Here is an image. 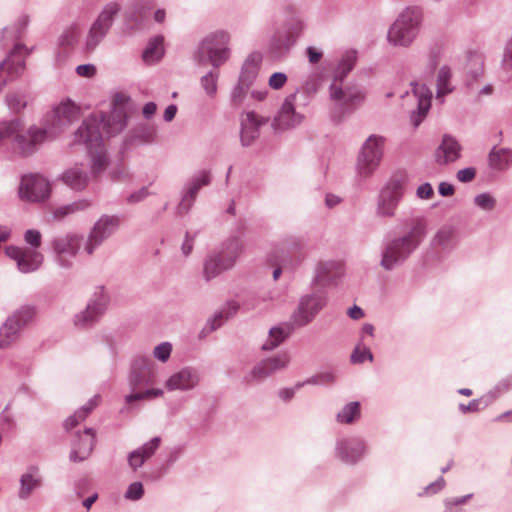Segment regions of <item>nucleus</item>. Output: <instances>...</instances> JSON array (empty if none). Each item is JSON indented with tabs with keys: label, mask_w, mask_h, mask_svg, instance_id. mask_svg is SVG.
I'll use <instances>...</instances> for the list:
<instances>
[{
	"label": "nucleus",
	"mask_w": 512,
	"mask_h": 512,
	"mask_svg": "<svg viewBox=\"0 0 512 512\" xmlns=\"http://www.w3.org/2000/svg\"><path fill=\"white\" fill-rule=\"evenodd\" d=\"M128 116L123 107H115L108 115L92 114L74 133V143L83 144L91 157V174L98 178L107 168L109 159L103 147V133L114 136L127 126Z\"/></svg>",
	"instance_id": "nucleus-1"
},
{
	"label": "nucleus",
	"mask_w": 512,
	"mask_h": 512,
	"mask_svg": "<svg viewBox=\"0 0 512 512\" xmlns=\"http://www.w3.org/2000/svg\"><path fill=\"white\" fill-rule=\"evenodd\" d=\"M79 116L80 108L70 99H67L45 116L42 127L33 125L28 129L29 139L26 135H19L16 141L22 152L34 153L42 143L62 133L77 121Z\"/></svg>",
	"instance_id": "nucleus-2"
},
{
	"label": "nucleus",
	"mask_w": 512,
	"mask_h": 512,
	"mask_svg": "<svg viewBox=\"0 0 512 512\" xmlns=\"http://www.w3.org/2000/svg\"><path fill=\"white\" fill-rule=\"evenodd\" d=\"M357 60L355 51H347L334 71L329 86L330 99L334 103L332 117L341 120L345 115L355 111L365 100V92L357 85H345L344 79L354 68Z\"/></svg>",
	"instance_id": "nucleus-3"
},
{
	"label": "nucleus",
	"mask_w": 512,
	"mask_h": 512,
	"mask_svg": "<svg viewBox=\"0 0 512 512\" xmlns=\"http://www.w3.org/2000/svg\"><path fill=\"white\" fill-rule=\"evenodd\" d=\"M426 235L425 220L415 219L406 234L389 239L383 244L380 266L386 271L401 266L416 251Z\"/></svg>",
	"instance_id": "nucleus-4"
},
{
	"label": "nucleus",
	"mask_w": 512,
	"mask_h": 512,
	"mask_svg": "<svg viewBox=\"0 0 512 512\" xmlns=\"http://www.w3.org/2000/svg\"><path fill=\"white\" fill-rule=\"evenodd\" d=\"M230 35L224 30H217L206 35L199 43L193 54L196 64L204 66L211 64L219 68L230 58Z\"/></svg>",
	"instance_id": "nucleus-5"
},
{
	"label": "nucleus",
	"mask_w": 512,
	"mask_h": 512,
	"mask_svg": "<svg viewBox=\"0 0 512 512\" xmlns=\"http://www.w3.org/2000/svg\"><path fill=\"white\" fill-rule=\"evenodd\" d=\"M422 23V12L420 9L407 8L399 14L387 33L389 44L395 47L407 48L417 38Z\"/></svg>",
	"instance_id": "nucleus-6"
},
{
	"label": "nucleus",
	"mask_w": 512,
	"mask_h": 512,
	"mask_svg": "<svg viewBox=\"0 0 512 512\" xmlns=\"http://www.w3.org/2000/svg\"><path fill=\"white\" fill-rule=\"evenodd\" d=\"M243 251V242L237 237L228 238L217 253L210 255L204 262L203 274L206 281L217 277L222 272L234 267Z\"/></svg>",
	"instance_id": "nucleus-7"
},
{
	"label": "nucleus",
	"mask_w": 512,
	"mask_h": 512,
	"mask_svg": "<svg viewBox=\"0 0 512 512\" xmlns=\"http://www.w3.org/2000/svg\"><path fill=\"white\" fill-rule=\"evenodd\" d=\"M273 297L270 292L268 293H256L249 292L242 299L241 304L236 301H229L225 306L219 311H217L212 318H210L206 324V326L202 330V334H207L215 331L217 328L221 327L222 324L228 319L232 318L240 309V306L243 307L244 310L250 311L259 307L261 302L271 301Z\"/></svg>",
	"instance_id": "nucleus-8"
},
{
	"label": "nucleus",
	"mask_w": 512,
	"mask_h": 512,
	"mask_svg": "<svg viewBox=\"0 0 512 512\" xmlns=\"http://www.w3.org/2000/svg\"><path fill=\"white\" fill-rule=\"evenodd\" d=\"M121 11L120 3L110 1L106 3L97 18L92 23L85 40V49L88 52L94 51L107 36L112 28L116 17Z\"/></svg>",
	"instance_id": "nucleus-9"
},
{
	"label": "nucleus",
	"mask_w": 512,
	"mask_h": 512,
	"mask_svg": "<svg viewBox=\"0 0 512 512\" xmlns=\"http://www.w3.org/2000/svg\"><path fill=\"white\" fill-rule=\"evenodd\" d=\"M328 296L324 291H313L300 297L297 308L291 315L292 323L305 327L327 306Z\"/></svg>",
	"instance_id": "nucleus-10"
},
{
	"label": "nucleus",
	"mask_w": 512,
	"mask_h": 512,
	"mask_svg": "<svg viewBox=\"0 0 512 512\" xmlns=\"http://www.w3.org/2000/svg\"><path fill=\"white\" fill-rule=\"evenodd\" d=\"M385 138L372 134L363 143L357 158V173L361 178H369L380 164Z\"/></svg>",
	"instance_id": "nucleus-11"
},
{
	"label": "nucleus",
	"mask_w": 512,
	"mask_h": 512,
	"mask_svg": "<svg viewBox=\"0 0 512 512\" xmlns=\"http://www.w3.org/2000/svg\"><path fill=\"white\" fill-rule=\"evenodd\" d=\"M34 317V310L31 307H21L15 311L0 327V348H8L16 342L21 330L28 325Z\"/></svg>",
	"instance_id": "nucleus-12"
},
{
	"label": "nucleus",
	"mask_w": 512,
	"mask_h": 512,
	"mask_svg": "<svg viewBox=\"0 0 512 512\" xmlns=\"http://www.w3.org/2000/svg\"><path fill=\"white\" fill-rule=\"evenodd\" d=\"M120 227V218L116 215H102L91 228L84 250L92 255L107 239H109Z\"/></svg>",
	"instance_id": "nucleus-13"
},
{
	"label": "nucleus",
	"mask_w": 512,
	"mask_h": 512,
	"mask_svg": "<svg viewBox=\"0 0 512 512\" xmlns=\"http://www.w3.org/2000/svg\"><path fill=\"white\" fill-rule=\"evenodd\" d=\"M404 196V186L392 179L380 190L376 203V215L381 218H393Z\"/></svg>",
	"instance_id": "nucleus-14"
},
{
	"label": "nucleus",
	"mask_w": 512,
	"mask_h": 512,
	"mask_svg": "<svg viewBox=\"0 0 512 512\" xmlns=\"http://www.w3.org/2000/svg\"><path fill=\"white\" fill-rule=\"evenodd\" d=\"M289 363L290 356L286 352L265 358L254 365L253 368L244 375L243 381L246 384L262 382L276 372L286 369Z\"/></svg>",
	"instance_id": "nucleus-15"
},
{
	"label": "nucleus",
	"mask_w": 512,
	"mask_h": 512,
	"mask_svg": "<svg viewBox=\"0 0 512 512\" xmlns=\"http://www.w3.org/2000/svg\"><path fill=\"white\" fill-rule=\"evenodd\" d=\"M82 244V236L68 233L52 241L56 262L63 268H70Z\"/></svg>",
	"instance_id": "nucleus-16"
},
{
	"label": "nucleus",
	"mask_w": 512,
	"mask_h": 512,
	"mask_svg": "<svg viewBox=\"0 0 512 512\" xmlns=\"http://www.w3.org/2000/svg\"><path fill=\"white\" fill-rule=\"evenodd\" d=\"M297 106H300L299 101H297V93L287 95L273 119V128L275 130H287L300 125L304 116L296 111Z\"/></svg>",
	"instance_id": "nucleus-17"
},
{
	"label": "nucleus",
	"mask_w": 512,
	"mask_h": 512,
	"mask_svg": "<svg viewBox=\"0 0 512 512\" xmlns=\"http://www.w3.org/2000/svg\"><path fill=\"white\" fill-rule=\"evenodd\" d=\"M211 182L210 172L208 170H201L194 174L186 183L182 193L181 201L177 207L178 215L187 214L192 208L194 201L197 197L199 190L203 186L209 185Z\"/></svg>",
	"instance_id": "nucleus-18"
},
{
	"label": "nucleus",
	"mask_w": 512,
	"mask_h": 512,
	"mask_svg": "<svg viewBox=\"0 0 512 512\" xmlns=\"http://www.w3.org/2000/svg\"><path fill=\"white\" fill-rule=\"evenodd\" d=\"M49 181L38 174H30L22 177L19 195L28 201H42L50 195Z\"/></svg>",
	"instance_id": "nucleus-19"
},
{
	"label": "nucleus",
	"mask_w": 512,
	"mask_h": 512,
	"mask_svg": "<svg viewBox=\"0 0 512 512\" xmlns=\"http://www.w3.org/2000/svg\"><path fill=\"white\" fill-rule=\"evenodd\" d=\"M201 382L200 371L192 366H186L171 374L165 381V388L169 392H188L196 389Z\"/></svg>",
	"instance_id": "nucleus-20"
},
{
	"label": "nucleus",
	"mask_w": 512,
	"mask_h": 512,
	"mask_svg": "<svg viewBox=\"0 0 512 512\" xmlns=\"http://www.w3.org/2000/svg\"><path fill=\"white\" fill-rule=\"evenodd\" d=\"M5 254L16 262L17 268L21 273L36 271L43 262V255L33 248H21L11 245L6 247Z\"/></svg>",
	"instance_id": "nucleus-21"
},
{
	"label": "nucleus",
	"mask_w": 512,
	"mask_h": 512,
	"mask_svg": "<svg viewBox=\"0 0 512 512\" xmlns=\"http://www.w3.org/2000/svg\"><path fill=\"white\" fill-rule=\"evenodd\" d=\"M336 456L344 463L356 464L366 452V442L360 437L342 438L336 443Z\"/></svg>",
	"instance_id": "nucleus-22"
},
{
	"label": "nucleus",
	"mask_w": 512,
	"mask_h": 512,
	"mask_svg": "<svg viewBox=\"0 0 512 512\" xmlns=\"http://www.w3.org/2000/svg\"><path fill=\"white\" fill-rule=\"evenodd\" d=\"M269 122L268 117L254 111L243 112L240 116V140L243 146H250L260 134V128Z\"/></svg>",
	"instance_id": "nucleus-23"
},
{
	"label": "nucleus",
	"mask_w": 512,
	"mask_h": 512,
	"mask_svg": "<svg viewBox=\"0 0 512 512\" xmlns=\"http://www.w3.org/2000/svg\"><path fill=\"white\" fill-rule=\"evenodd\" d=\"M344 274V266L341 261H320L315 268L314 281L321 286L336 284Z\"/></svg>",
	"instance_id": "nucleus-24"
},
{
	"label": "nucleus",
	"mask_w": 512,
	"mask_h": 512,
	"mask_svg": "<svg viewBox=\"0 0 512 512\" xmlns=\"http://www.w3.org/2000/svg\"><path fill=\"white\" fill-rule=\"evenodd\" d=\"M60 180L71 190L82 192L88 187L90 176L83 164H75L62 172Z\"/></svg>",
	"instance_id": "nucleus-25"
},
{
	"label": "nucleus",
	"mask_w": 512,
	"mask_h": 512,
	"mask_svg": "<svg viewBox=\"0 0 512 512\" xmlns=\"http://www.w3.org/2000/svg\"><path fill=\"white\" fill-rule=\"evenodd\" d=\"M43 486V477L37 466H29L20 476L18 498L26 501L31 495Z\"/></svg>",
	"instance_id": "nucleus-26"
},
{
	"label": "nucleus",
	"mask_w": 512,
	"mask_h": 512,
	"mask_svg": "<svg viewBox=\"0 0 512 512\" xmlns=\"http://www.w3.org/2000/svg\"><path fill=\"white\" fill-rule=\"evenodd\" d=\"M76 437L77 439L72 444L70 460L81 462L90 456L94 448L95 433L91 428H87L82 434H77Z\"/></svg>",
	"instance_id": "nucleus-27"
},
{
	"label": "nucleus",
	"mask_w": 512,
	"mask_h": 512,
	"mask_svg": "<svg viewBox=\"0 0 512 512\" xmlns=\"http://www.w3.org/2000/svg\"><path fill=\"white\" fill-rule=\"evenodd\" d=\"M413 92L418 99V105L417 110L411 113L410 120L414 128H417L430 109L432 93L425 85L419 84L413 85Z\"/></svg>",
	"instance_id": "nucleus-28"
},
{
	"label": "nucleus",
	"mask_w": 512,
	"mask_h": 512,
	"mask_svg": "<svg viewBox=\"0 0 512 512\" xmlns=\"http://www.w3.org/2000/svg\"><path fill=\"white\" fill-rule=\"evenodd\" d=\"M460 151L461 146L458 141L450 135H445L436 149L435 160L439 165L452 163L460 157Z\"/></svg>",
	"instance_id": "nucleus-29"
},
{
	"label": "nucleus",
	"mask_w": 512,
	"mask_h": 512,
	"mask_svg": "<svg viewBox=\"0 0 512 512\" xmlns=\"http://www.w3.org/2000/svg\"><path fill=\"white\" fill-rule=\"evenodd\" d=\"M19 135H26L28 137V131L26 133L23 132L22 123L19 119L0 122V143L11 138L13 141V148L17 153L23 156L31 155L32 153H24L21 151V148L16 141Z\"/></svg>",
	"instance_id": "nucleus-30"
},
{
	"label": "nucleus",
	"mask_w": 512,
	"mask_h": 512,
	"mask_svg": "<svg viewBox=\"0 0 512 512\" xmlns=\"http://www.w3.org/2000/svg\"><path fill=\"white\" fill-rule=\"evenodd\" d=\"M488 166L497 172H505L512 167V149L494 146L488 154Z\"/></svg>",
	"instance_id": "nucleus-31"
},
{
	"label": "nucleus",
	"mask_w": 512,
	"mask_h": 512,
	"mask_svg": "<svg viewBox=\"0 0 512 512\" xmlns=\"http://www.w3.org/2000/svg\"><path fill=\"white\" fill-rule=\"evenodd\" d=\"M261 62L262 55L259 52L251 53L242 66L238 82L251 87L257 78Z\"/></svg>",
	"instance_id": "nucleus-32"
},
{
	"label": "nucleus",
	"mask_w": 512,
	"mask_h": 512,
	"mask_svg": "<svg viewBox=\"0 0 512 512\" xmlns=\"http://www.w3.org/2000/svg\"><path fill=\"white\" fill-rule=\"evenodd\" d=\"M30 51L22 44H16L11 51L8 59L4 60L0 64L2 68L6 67L9 77L12 79L20 75L25 69V62L23 59L13 60L16 56H22L23 54L28 55ZM3 69H1L2 71Z\"/></svg>",
	"instance_id": "nucleus-33"
},
{
	"label": "nucleus",
	"mask_w": 512,
	"mask_h": 512,
	"mask_svg": "<svg viewBox=\"0 0 512 512\" xmlns=\"http://www.w3.org/2000/svg\"><path fill=\"white\" fill-rule=\"evenodd\" d=\"M151 8V0H134L127 8L126 20L134 26H141Z\"/></svg>",
	"instance_id": "nucleus-34"
},
{
	"label": "nucleus",
	"mask_w": 512,
	"mask_h": 512,
	"mask_svg": "<svg viewBox=\"0 0 512 512\" xmlns=\"http://www.w3.org/2000/svg\"><path fill=\"white\" fill-rule=\"evenodd\" d=\"M293 327L291 324L284 323L269 330L268 339L263 343L262 350L271 351L283 343L292 333Z\"/></svg>",
	"instance_id": "nucleus-35"
},
{
	"label": "nucleus",
	"mask_w": 512,
	"mask_h": 512,
	"mask_svg": "<svg viewBox=\"0 0 512 512\" xmlns=\"http://www.w3.org/2000/svg\"><path fill=\"white\" fill-rule=\"evenodd\" d=\"M93 202L89 198H81L66 205L60 206L53 211V217L56 220H63L72 214L85 212L91 208Z\"/></svg>",
	"instance_id": "nucleus-36"
},
{
	"label": "nucleus",
	"mask_w": 512,
	"mask_h": 512,
	"mask_svg": "<svg viewBox=\"0 0 512 512\" xmlns=\"http://www.w3.org/2000/svg\"><path fill=\"white\" fill-rule=\"evenodd\" d=\"M100 395H94L84 406L77 410L73 415L68 417L64 422L66 430H71L83 421L90 412L99 404Z\"/></svg>",
	"instance_id": "nucleus-37"
},
{
	"label": "nucleus",
	"mask_w": 512,
	"mask_h": 512,
	"mask_svg": "<svg viewBox=\"0 0 512 512\" xmlns=\"http://www.w3.org/2000/svg\"><path fill=\"white\" fill-rule=\"evenodd\" d=\"M454 232L451 228L443 227L434 235L431 246L442 251H451L455 247Z\"/></svg>",
	"instance_id": "nucleus-38"
},
{
	"label": "nucleus",
	"mask_w": 512,
	"mask_h": 512,
	"mask_svg": "<svg viewBox=\"0 0 512 512\" xmlns=\"http://www.w3.org/2000/svg\"><path fill=\"white\" fill-rule=\"evenodd\" d=\"M163 54V37L155 36L149 40L146 48L143 51L142 58L146 63L152 64L159 61Z\"/></svg>",
	"instance_id": "nucleus-39"
},
{
	"label": "nucleus",
	"mask_w": 512,
	"mask_h": 512,
	"mask_svg": "<svg viewBox=\"0 0 512 512\" xmlns=\"http://www.w3.org/2000/svg\"><path fill=\"white\" fill-rule=\"evenodd\" d=\"M156 137V128L147 123L138 124L129 136L130 143H151Z\"/></svg>",
	"instance_id": "nucleus-40"
},
{
	"label": "nucleus",
	"mask_w": 512,
	"mask_h": 512,
	"mask_svg": "<svg viewBox=\"0 0 512 512\" xmlns=\"http://www.w3.org/2000/svg\"><path fill=\"white\" fill-rule=\"evenodd\" d=\"M361 416V407L358 401L347 403L336 415L337 422L341 424H352Z\"/></svg>",
	"instance_id": "nucleus-41"
},
{
	"label": "nucleus",
	"mask_w": 512,
	"mask_h": 512,
	"mask_svg": "<svg viewBox=\"0 0 512 512\" xmlns=\"http://www.w3.org/2000/svg\"><path fill=\"white\" fill-rule=\"evenodd\" d=\"M102 316L101 313L96 312V310L87 304L83 311L75 315L74 324L78 328H89L98 322Z\"/></svg>",
	"instance_id": "nucleus-42"
},
{
	"label": "nucleus",
	"mask_w": 512,
	"mask_h": 512,
	"mask_svg": "<svg viewBox=\"0 0 512 512\" xmlns=\"http://www.w3.org/2000/svg\"><path fill=\"white\" fill-rule=\"evenodd\" d=\"M451 70L448 66H443L439 69L437 75V92L436 98L441 99L453 91L451 85Z\"/></svg>",
	"instance_id": "nucleus-43"
},
{
	"label": "nucleus",
	"mask_w": 512,
	"mask_h": 512,
	"mask_svg": "<svg viewBox=\"0 0 512 512\" xmlns=\"http://www.w3.org/2000/svg\"><path fill=\"white\" fill-rule=\"evenodd\" d=\"M110 303V297L106 292L103 286H98L95 288L93 295L91 296L88 305H90L96 312L101 313L102 315L108 309Z\"/></svg>",
	"instance_id": "nucleus-44"
},
{
	"label": "nucleus",
	"mask_w": 512,
	"mask_h": 512,
	"mask_svg": "<svg viewBox=\"0 0 512 512\" xmlns=\"http://www.w3.org/2000/svg\"><path fill=\"white\" fill-rule=\"evenodd\" d=\"M317 91V82L315 80H308L300 88H297L294 93H297L299 105L307 106L311 97L314 96Z\"/></svg>",
	"instance_id": "nucleus-45"
},
{
	"label": "nucleus",
	"mask_w": 512,
	"mask_h": 512,
	"mask_svg": "<svg viewBox=\"0 0 512 512\" xmlns=\"http://www.w3.org/2000/svg\"><path fill=\"white\" fill-rule=\"evenodd\" d=\"M164 395V390L161 388H149L144 391L132 392L125 396V403L132 404L135 401L151 400L160 398Z\"/></svg>",
	"instance_id": "nucleus-46"
},
{
	"label": "nucleus",
	"mask_w": 512,
	"mask_h": 512,
	"mask_svg": "<svg viewBox=\"0 0 512 512\" xmlns=\"http://www.w3.org/2000/svg\"><path fill=\"white\" fill-rule=\"evenodd\" d=\"M219 79V72L215 70L208 71L200 79V85L210 98H213L217 94V82Z\"/></svg>",
	"instance_id": "nucleus-47"
},
{
	"label": "nucleus",
	"mask_w": 512,
	"mask_h": 512,
	"mask_svg": "<svg viewBox=\"0 0 512 512\" xmlns=\"http://www.w3.org/2000/svg\"><path fill=\"white\" fill-rule=\"evenodd\" d=\"M29 23V18L27 15H22L19 17L17 22L10 26L6 27L2 33L5 34V37L11 38L12 40L19 39L24 33Z\"/></svg>",
	"instance_id": "nucleus-48"
},
{
	"label": "nucleus",
	"mask_w": 512,
	"mask_h": 512,
	"mask_svg": "<svg viewBox=\"0 0 512 512\" xmlns=\"http://www.w3.org/2000/svg\"><path fill=\"white\" fill-rule=\"evenodd\" d=\"M250 86L242 84L237 81L230 93V105L234 108H239L244 103Z\"/></svg>",
	"instance_id": "nucleus-49"
},
{
	"label": "nucleus",
	"mask_w": 512,
	"mask_h": 512,
	"mask_svg": "<svg viewBox=\"0 0 512 512\" xmlns=\"http://www.w3.org/2000/svg\"><path fill=\"white\" fill-rule=\"evenodd\" d=\"M474 203L484 211H492L496 206L495 198L489 193H481L475 196Z\"/></svg>",
	"instance_id": "nucleus-50"
},
{
	"label": "nucleus",
	"mask_w": 512,
	"mask_h": 512,
	"mask_svg": "<svg viewBox=\"0 0 512 512\" xmlns=\"http://www.w3.org/2000/svg\"><path fill=\"white\" fill-rule=\"evenodd\" d=\"M350 359H351L352 363L360 364V363H363L365 360L372 361L373 354L371 353V351L368 348H366V347L361 348L360 344H358L354 348V350L350 356Z\"/></svg>",
	"instance_id": "nucleus-51"
},
{
	"label": "nucleus",
	"mask_w": 512,
	"mask_h": 512,
	"mask_svg": "<svg viewBox=\"0 0 512 512\" xmlns=\"http://www.w3.org/2000/svg\"><path fill=\"white\" fill-rule=\"evenodd\" d=\"M6 103L8 108L13 112H20L27 104L24 97L17 93L8 94L6 96Z\"/></svg>",
	"instance_id": "nucleus-52"
},
{
	"label": "nucleus",
	"mask_w": 512,
	"mask_h": 512,
	"mask_svg": "<svg viewBox=\"0 0 512 512\" xmlns=\"http://www.w3.org/2000/svg\"><path fill=\"white\" fill-rule=\"evenodd\" d=\"M172 352V345L170 342H162L158 344L153 350V356L160 362H167Z\"/></svg>",
	"instance_id": "nucleus-53"
},
{
	"label": "nucleus",
	"mask_w": 512,
	"mask_h": 512,
	"mask_svg": "<svg viewBox=\"0 0 512 512\" xmlns=\"http://www.w3.org/2000/svg\"><path fill=\"white\" fill-rule=\"evenodd\" d=\"M128 383L132 392H137V389L144 387V371L131 369L128 376Z\"/></svg>",
	"instance_id": "nucleus-54"
},
{
	"label": "nucleus",
	"mask_w": 512,
	"mask_h": 512,
	"mask_svg": "<svg viewBox=\"0 0 512 512\" xmlns=\"http://www.w3.org/2000/svg\"><path fill=\"white\" fill-rule=\"evenodd\" d=\"M336 380V375L333 371H325L316 376L308 378L304 381L305 384H329Z\"/></svg>",
	"instance_id": "nucleus-55"
},
{
	"label": "nucleus",
	"mask_w": 512,
	"mask_h": 512,
	"mask_svg": "<svg viewBox=\"0 0 512 512\" xmlns=\"http://www.w3.org/2000/svg\"><path fill=\"white\" fill-rule=\"evenodd\" d=\"M161 442L160 437H154L149 442L145 443L142 447L138 448V451L143 454V457L147 460L154 452L158 449Z\"/></svg>",
	"instance_id": "nucleus-56"
},
{
	"label": "nucleus",
	"mask_w": 512,
	"mask_h": 512,
	"mask_svg": "<svg viewBox=\"0 0 512 512\" xmlns=\"http://www.w3.org/2000/svg\"><path fill=\"white\" fill-rule=\"evenodd\" d=\"M288 80V77L283 72L273 73L268 80V85L273 90H280L284 87Z\"/></svg>",
	"instance_id": "nucleus-57"
},
{
	"label": "nucleus",
	"mask_w": 512,
	"mask_h": 512,
	"mask_svg": "<svg viewBox=\"0 0 512 512\" xmlns=\"http://www.w3.org/2000/svg\"><path fill=\"white\" fill-rule=\"evenodd\" d=\"M144 494L143 485L141 482H133L129 485L125 497L130 500H139Z\"/></svg>",
	"instance_id": "nucleus-58"
},
{
	"label": "nucleus",
	"mask_w": 512,
	"mask_h": 512,
	"mask_svg": "<svg viewBox=\"0 0 512 512\" xmlns=\"http://www.w3.org/2000/svg\"><path fill=\"white\" fill-rule=\"evenodd\" d=\"M153 367H156V365L150 358L145 357V356H139V357L135 358V360L133 361L131 369H135V370L139 369V370L145 371V370L151 369Z\"/></svg>",
	"instance_id": "nucleus-59"
},
{
	"label": "nucleus",
	"mask_w": 512,
	"mask_h": 512,
	"mask_svg": "<svg viewBox=\"0 0 512 512\" xmlns=\"http://www.w3.org/2000/svg\"><path fill=\"white\" fill-rule=\"evenodd\" d=\"M304 385H305L304 382H298L292 388H282V389L279 390L278 396L284 402H288V401H290L294 397L296 391L299 390Z\"/></svg>",
	"instance_id": "nucleus-60"
},
{
	"label": "nucleus",
	"mask_w": 512,
	"mask_h": 512,
	"mask_svg": "<svg viewBox=\"0 0 512 512\" xmlns=\"http://www.w3.org/2000/svg\"><path fill=\"white\" fill-rule=\"evenodd\" d=\"M475 176H476V169L473 167H467L464 169H460L456 174L457 180L462 183H469V182L473 181Z\"/></svg>",
	"instance_id": "nucleus-61"
},
{
	"label": "nucleus",
	"mask_w": 512,
	"mask_h": 512,
	"mask_svg": "<svg viewBox=\"0 0 512 512\" xmlns=\"http://www.w3.org/2000/svg\"><path fill=\"white\" fill-rule=\"evenodd\" d=\"M469 64L474 66L475 68L470 71L471 76L474 80H476L483 72V61L481 57L477 55H473L469 59Z\"/></svg>",
	"instance_id": "nucleus-62"
},
{
	"label": "nucleus",
	"mask_w": 512,
	"mask_h": 512,
	"mask_svg": "<svg viewBox=\"0 0 512 512\" xmlns=\"http://www.w3.org/2000/svg\"><path fill=\"white\" fill-rule=\"evenodd\" d=\"M24 238L25 241L33 247V249L39 247L41 244V233L38 230H27Z\"/></svg>",
	"instance_id": "nucleus-63"
},
{
	"label": "nucleus",
	"mask_w": 512,
	"mask_h": 512,
	"mask_svg": "<svg viewBox=\"0 0 512 512\" xmlns=\"http://www.w3.org/2000/svg\"><path fill=\"white\" fill-rule=\"evenodd\" d=\"M433 195H434V189H433L432 185L428 182L421 184L416 189V196L419 199L428 200V199H431L433 197Z\"/></svg>",
	"instance_id": "nucleus-64"
}]
</instances>
